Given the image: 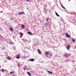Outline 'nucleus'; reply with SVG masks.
Listing matches in <instances>:
<instances>
[{
    "label": "nucleus",
    "mask_w": 76,
    "mask_h": 76,
    "mask_svg": "<svg viewBox=\"0 0 76 76\" xmlns=\"http://www.w3.org/2000/svg\"><path fill=\"white\" fill-rule=\"evenodd\" d=\"M63 9H65V10H66V8H65V7H63Z\"/></svg>",
    "instance_id": "obj_27"
},
{
    "label": "nucleus",
    "mask_w": 76,
    "mask_h": 76,
    "mask_svg": "<svg viewBox=\"0 0 76 76\" xmlns=\"http://www.w3.org/2000/svg\"><path fill=\"white\" fill-rule=\"evenodd\" d=\"M24 57V58H25V57Z\"/></svg>",
    "instance_id": "obj_38"
},
{
    "label": "nucleus",
    "mask_w": 76,
    "mask_h": 76,
    "mask_svg": "<svg viewBox=\"0 0 76 76\" xmlns=\"http://www.w3.org/2000/svg\"><path fill=\"white\" fill-rule=\"evenodd\" d=\"M27 33L28 34V35H32V33H31L29 32H27Z\"/></svg>",
    "instance_id": "obj_11"
},
{
    "label": "nucleus",
    "mask_w": 76,
    "mask_h": 76,
    "mask_svg": "<svg viewBox=\"0 0 76 76\" xmlns=\"http://www.w3.org/2000/svg\"><path fill=\"white\" fill-rule=\"evenodd\" d=\"M26 1H29V0H26Z\"/></svg>",
    "instance_id": "obj_30"
},
{
    "label": "nucleus",
    "mask_w": 76,
    "mask_h": 76,
    "mask_svg": "<svg viewBox=\"0 0 76 76\" xmlns=\"http://www.w3.org/2000/svg\"><path fill=\"white\" fill-rule=\"evenodd\" d=\"M0 67H1V66H0Z\"/></svg>",
    "instance_id": "obj_36"
},
{
    "label": "nucleus",
    "mask_w": 76,
    "mask_h": 76,
    "mask_svg": "<svg viewBox=\"0 0 76 76\" xmlns=\"http://www.w3.org/2000/svg\"><path fill=\"white\" fill-rule=\"evenodd\" d=\"M21 28L22 29H24V28H25V25L23 24H22L21 25Z\"/></svg>",
    "instance_id": "obj_7"
},
{
    "label": "nucleus",
    "mask_w": 76,
    "mask_h": 76,
    "mask_svg": "<svg viewBox=\"0 0 76 76\" xmlns=\"http://www.w3.org/2000/svg\"><path fill=\"white\" fill-rule=\"evenodd\" d=\"M1 39V38H0V40Z\"/></svg>",
    "instance_id": "obj_35"
},
{
    "label": "nucleus",
    "mask_w": 76,
    "mask_h": 76,
    "mask_svg": "<svg viewBox=\"0 0 76 76\" xmlns=\"http://www.w3.org/2000/svg\"><path fill=\"white\" fill-rule=\"evenodd\" d=\"M61 6L62 7V8H63L64 7L63 6H62V5H61Z\"/></svg>",
    "instance_id": "obj_29"
},
{
    "label": "nucleus",
    "mask_w": 76,
    "mask_h": 76,
    "mask_svg": "<svg viewBox=\"0 0 76 76\" xmlns=\"http://www.w3.org/2000/svg\"><path fill=\"white\" fill-rule=\"evenodd\" d=\"M49 52H48L47 51H46L45 53V55L48 58H51V57H52V56H53V54L51 53H49Z\"/></svg>",
    "instance_id": "obj_1"
},
{
    "label": "nucleus",
    "mask_w": 76,
    "mask_h": 76,
    "mask_svg": "<svg viewBox=\"0 0 76 76\" xmlns=\"http://www.w3.org/2000/svg\"><path fill=\"white\" fill-rule=\"evenodd\" d=\"M0 75H1V74H0Z\"/></svg>",
    "instance_id": "obj_39"
},
{
    "label": "nucleus",
    "mask_w": 76,
    "mask_h": 76,
    "mask_svg": "<svg viewBox=\"0 0 76 76\" xmlns=\"http://www.w3.org/2000/svg\"><path fill=\"white\" fill-rule=\"evenodd\" d=\"M70 48V45H68L66 47V49L68 50H69Z\"/></svg>",
    "instance_id": "obj_2"
},
{
    "label": "nucleus",
    "mask_w": 76,
    "mask_h": 76,
    "mask_svg": "<svg viewBox=\"0 0 76 76\" xmlns=\"http://www.w3.org/2000/svg\"><path fill=\"white\" fill-rule=\"evenodd\" d=\"M65 56H66V57H69V55L67 54H65Z\"/></svg>",
    "instance_id": "obj_15"
},
{
    "label": "nucleus",
    "mask_w": 76,
    "mask_h": 76,
    "mask_svg": "<svg viewBox=\"0 0 76 76\" xmlns=\"http://www.w3.org/2000/svg\"><path fill=\"white\" fill-rule=\"evenodd\" d=\"M9 44H10V45H13V44H14V43L13 42H9Z\"/></svg>",
    "instance_id": "obj_10"
},
{
    "label": "nucleus",
    "mask_w": 76,
    "mask_h": 76,
    "mask_svg": "<svg viewBox=\"0 0 76 76\" xmlns=\"http://www.w3.org/2000/svg\"><path fill=\"white\" fill-rule=\"evenodd\" d=\"M10 30L11 31H13V28L12 27H11L10 28Z\"/></svg>",
    "instance_id": "obj_12"
},
{
    "label": "nucleus",
    "mask_w": 76,
    "mask_h": 76,
    "mask_svg": "<svg viewBox=\"0 0 76 76\" xmlns=\"http://www.w3.org/2000/svg\"><path fill=\"white\" fill-rule=\"evenodd\" d=\"M37 51L38 53L39 54H41V51L40 50L38 49L37 50Z\"/></svg>",
    "instance_id": "obj_5"
},
{
    "label": "nucleus",
    "mask_w": 76,
    "mask_h": 76,
    "mask_svg": "<svg viewBox=\"0 0 76 76\" xmlns=\"http://www.w3.org/2000/svg\"><path fill=\"white\" fill-rule=\"evenodd\" d=\"M25 14V12H21L18 13V15H24Z\"/></svg>",
    "instance_id": "obj_6"
},
{
    "label": "nucleus",
    "mask_w": 76,
    "mask_h": 76,
    "mask_svg": "<svg viewBox=\"0 0 76 76\" xmlns=\"http://www.w3.org/2000/svg\"><path fill=\"white\" fill-rule=\"evenodd\" d=\"M16 58H17V59H19L20 58V56H19V55L17 56Z\"/></svg>",
    "instance_id": "obj_9"
},
{
    "label": "nucleus",
    "mask_w": 76,
    "mask_h": 76,
    "mask_svg": "<svg viewBox=\"0 0 76 76\" xmlns=\"http://www.w3.org/2000/svg\"><path fill=\"white\" fill-rule=\"evenodd\" d=\"M69 1H70V0H69Z\"/></svg>",
    "instance_id": "obj_37"
},
{
    "label": "nucleus",
    "mask_w": 76,
    "mask_h": 76,
    "mask_svg": "<svg viewBox=\"0 0 76 76\" xmlns=\"http://www.w3.org/2000/svg\"><path fill=\"white\" fill-rule=\"evenodd\" d=\"M7 59H8V60H11V58H10L9 57H8L7 58Z\"/></svg>",
    "instance_id": "obj_18"
},
{
    "label": "nucleus",
    "mask_w": 76,
    "mask_h": 76,
    "mask_svg": "<svg viewBox=\"0 0 76 76\" xmlns=\"http://www.w3.org/2000/svg\"><path fill=\"white\" fill-rule=\"evenodd\" d=\"M1 72L2 73H4V69H2L1 70Z\"/></svg>",
    "instance_id": "obj_20"
},
{
    "label": "nucleus",
    "mask_w": 76,
    "mask_h": 76,
    "mask_svg": "<svg viewBox=\"0 0 76 76\" xmlns=\"http://www.w3.org/2000/svg\"><path fill=\"white\" fill-rule=\"evenodd\" d=\"M59 3H60L61 4V3L60 2V1H59Z\"/></svg>",
    "instance_id": "obj_33"
},
{
    "label": "nucleus",
    "mask_w": 76,
    "mask_h": 76,
    "mask_svg": "<svg viewBox=\"0 0 76 76\" xmlns=\"http://www.w3.org/2000/svg\"><path fill=\"white\" fill-rule=\"evenodd\" d=\"M20 35H23V34L22 33H20Z\"/></svg>",
    "instance_id": "obj_23"
},
{
    "label": "nucleus",
    "mask_w": 76,
    "mask_h": 76,
    "mask_svg": "<svg viewBox=\"0 0 76 76\" xmlns=\"http://www.w3.org/2000/svg\"><path fill=\"white\" fill-rule=\"evenodd\" d=\"M63 40H64V41H66V39H63Z\"/></svg>",
    "instance_id": "obj_28"
},
{
    "label": "nucleus",
    "mask_w": 76,
    "mask_h": 76,
    "mask_svg": "<svg viewBox=\"0 0 76 76\" xmlns=\"http://www.w3.org/2000/svg\"><path fill=\"white\" fill-rule=\"evenodd\" d=\"M25 68L26 69V66L25 67Z\"/></svg>",
    "instance_id": "obj_34"
},
{
    "label": "nucleus",
    "mask_w": 76,
    "mask_h": 76,
    "mask_svg": "<svg viewBox=\"0 0 76 76\" xmlns=\"http://www.w3.org/2000/svg\"><path fill=\"white\" fill-rule=\"evenodd\" d=\"M44 25H47V26H48V25H47V24H44Z\"/></svg>",
    "instance_id": "obj_32"
},
{
    "label": "nucleus",
    "mask_w": 76,
    "mask_h": 76,
    "mask_svg": "<svg viewBox=\"0 0 76 76\" xmlns=\"http://www.w3.org/2000/svg\"><path fill=\"white\" fill-rule=\"evenodd\" d=\"M27 73L28 75H29V76H31V73H29L28 72Z\"/></svg>",
    "instance_id": "obj_14"
},
{
    "label": "nucleus",
    "mask_w": 76,
    "mask_h": 76,
    "mask_svg": "<svg viewBox=\"0 0 76 76\" xmlns=\"http://www.w3.org/2000/svg\"><path fill=\"white\" fill-rule=\"evenodd\" d=\"M23 41H25V39H23Z\"/></svg>",
    "instance_id": "obj_31"
},
{
    "label": "nucleus",
    "mask_w": 76,
    "mask_h": 76,
    "mask_svg": "<svg viewBox=\"0 0 76 76\" xmlns=\"http://www.w3.org/2000/svg\"><path fill=\"white\" fill-rule=\"evenodd\" d=\"M48 20H49V18H47L46 19V21H47V22H48Z\"/></svg>",
    "instance_id": "obj_21"
},
{
    "label": "nucleus",
    "mask_w": 76,
    "mask_h": 76,
    "mask_svg": "<svg viewBox=\"0 0 76 76\" xmlns=\"http://www.w3.org/2000/svg\"><path fill=\"white\" fill-rule=\"evenodd\" d=\"M29 61H31V62H33V61H35V59H30L29 60Z\"/></svg>",
    "instance_id": "obj_3"
},
{
    "label": "nucleus",
    "mask_w": 76,
    "mask_h": 76,
    "mask_svg": "<svg viewBox=\"0 0 76 76\" xmlns=\"http://www.w3.org/2000/svg\"><path fill=\"white\" fill-rule=\"evenodd\" d=\"M23 70H26V68H23Z\"/></svg>",
    "instance_id": "obj_25"
},
{
    "label": "nucleus",
    "mask_w": 76,
    "mask_h": 76,
    "mask_svg": "<svg viewBox=\"0 0 76 76\" xmlns=\"http://www.w3.org/2000/svg\"><path fill=\"white\" fill-rule=\"evenodd\" d=\"M72 41L73 42H76V41L74 39H72Z\"/></svg>",
    "instance_id": "obj_17"
},
{
    "label": "nucleus",
    "mask_w": 76,
    "mask_h": 76,
    "mask_svg": "<svg viewBox=\"0 0 76 76\" xmlns=\"http://www.w3.org/2000/svg\"><path fill=\"white\" fill-rule=\"evenodd\" d=\"M15 73V71H13L12 72H10V74L11 75H13V74H14V73Z\"/></svg>",
    "instance_id": "obj_8"
},
{
    "label": "nucleus",
    "mask_w": 76,
    "mask_h": 76,
    "mask_svg": "<svg viewBox=\"0 0 76 76\" xmlns=\"http://www.w3.org/2000/svg\"><path fill=\"white\" fill-rule=\"evenodd\" d=\"M21 58H22V59H23V57L22 56H21Z\"/></svg>",
    "instance_id": "obj_24"
},
{
    "label": "nucleus",
    "mask_w": 76,
    "mask_h": 76,
    "mask_svg": "<svg viewBox=\"0 0 76 76\" xmlns=\"http://www.w3.org/2000/svg\"><path fill=\"white\" fill-rule=\"evenodd\" d=\"M66 35L67 38H70V35L69 34H66Z\"/></svg>",
    "instance_id": "obj_4"
},
{
    "label": "nucleus",
    "mask_w": 76,
    "mask_h": 76,
    "mask_svg": "<svg viewBox=\"0 0 76 76\" xmlns=\"http://www.w3.org/2000/svg\"><path fill=\"white\" fill-rule=\"evenodd\" d=\"M56 16H60V15H58V14L57 13H56Z\"/></svg>",
    "instance_id": "obj_19"
},
{
    "label": "nucleus",
    "mask_w": 76,
    "mask_h": 76,
    "mask_svg": "<svg viewBox=\"0 0 76 76\" xmlns=\"http://www.w3.org/2000/svg\"><path fill=\"white\" fill-rule=\"evenodd\" d=\"M48 73H49L51 74V75H52L53 74V72H51L48 71Z\"/></svg>",
    "instance_id": "obj_13"
},
{
    "label": "nucleus",
    "mask_w": 76,
    "mask_h": 76,
    "mask_svg": "<svg viewBox=\"0 0 76 76\" xmlns=\"http://www.w3.org/2000/svg\"><path fill=\"white\" fill-rule=\"evenodd\" d=\"M18 67H20V64H18Z\"/></svg>",
    "instance_id": "obj_22"
},
{
    "label": "nucleus",
    "mask_w": 76,
    "mask_h": 76,
    "mask_svg": "<svg viewBox=\"0 0 76 76\" xmlns=\"http://www.w3.org/2000/svg\"><path fill=\"white\" fill-rule=\"evenodd\" d=\"M22 36H22V35L20 36V38H21V37H22Z\"/></svg>",
    "instance_id": "obj_26"
},
{
    "label": "nucleus",
    "mask_w": 76,
    "mask_h": 76,
    "mask_svg": "<svg viewBox=\"0 0 76 76\" xmlns=\"http://www.w3.org/2000/svg\"><path fill=\"white\" fill-rule=\"evenodd\" d=\"M6 49V48L5 47H3L2 48V50H4Z\"/></svg>",
    "instance_id": "obj_16"
}]
</instances>
